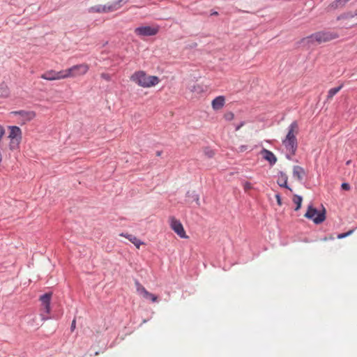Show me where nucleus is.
Listing matches in <instances>:
<instances>
[{"mask_svg": "<svg viewBox=\"0 0 357 357\" xmlns=\"http://www.w3.org/2000/svg\"><path fill=\"white\" fill-rule=\"evenodd\" d=\"M298 132V125L296 121H293L288 127V132L282 142L284 146L287 153L286 158L291 160L292 156L295 155L298 149V140L296 135Z\"/></svg>", "mask_w": 357, "mask_h": 357, "instance_id": "nucleus-1", "label": "nucleus"}, {"mask_svg": "<svg viewBox=\"0 0 357 357\" xmlns=\"http://www.w3.org/2000/svg\"><path fill=\"white\" fill-rule=\"evenodd\" d=\"M130 80L144 88L154 86L160 82V79L158 76L147 75L146 73L142 70L137 71L132 75Z\"/></svg>", "mask_w": 357, "mask_h": 357, "instance_id": "nucleus-2", "label": "nucleus"}, {"mask_svg": "<svg viewBox=\"0 0 357 357\" xmlns=\"http://www.w3.org/2000/svg\"><path fill=\"white\" fill-rule=\"evenodd\" d=\"M10 133L8 138L10 139L9 149L11 151H15L19 149L20 142L22 141V130L17 126H8Z\"/></svg>", "mask_w": 357, "mask_h": 357, "instance_id": "nucleus-3", "label": "nucleus"}, {"mask_svg": "<svg viewBox=\"0 0 357 357\" xmlns=\"http://www.w3.org/2000/svg\"><path fill=\"white\" fill-rule=\"evenodd\" d=\"M123 0H116V1L107 5H96L88 9L89 13H107L114 12L122 7Z\"/></svg>", "mask_w": 357, "mask_h": 357, "instance_id": "nucleus-4", "label": "nucleus"}, {"mask_svg": "<svg viewBox=\"0 0 357 357\" xmlns=\"http://www.w3.org/2000/svg\"><path fill=\"white\" fill-rule=\"evenodd\" d=\"M304 217L312 220L314 224L319 225L326 220V210L323 208L322 211H319L317 208L313 207L312 205H310L307 207Z\"/></svg>", "mask_w": 357, "mask_h": 357, "instance_id": "nucleus-5", "label": "nucleus"}, {"mask_svg": "<svg viewBox=\"0 0 357 357\" xmlns=\"http://www.w3.org/2000/svg\"><path fill=\"white\" fill-rule=\"evenodd\" d=\"M52 294L51 292H47L39 298L40 301V316L43 320L49 319L48 314L50 312V301Z\"/></svg>", "mask_w": 357, "mask_h": 357, "instance_id": "nucleus-6", "label": "nucleus"}, {"mask_svg": "<svg viewBox=\"0 0 357 357\" xmlns=\"http://www.w3.org/2000/svg\"><path fill=\"white\" fill-rule=\"evenodd\" d=\"M315 40L317 44L327 43L339 38V34L333 31L324 30L314 33Z\"/></svg>", "mask_w": 357, "mask_h": 357, "instance_id": "nucleus-7", "label": "nucleus"}, {"mask_svg": "<svg viewBox=\"0 0 357 357\" xmlns=\"http://www.w3.org/2000/svg\"><path fill=\"white\" fill-rule=\"evenodd\" d=\"M159 31L158 27L151 26H142L135 28V33L140 37L153 36L156 35Z\"/></svg>", "mask_w": 357, "mask_h": 357, "instance_id": "nucleus-8", "label": "nucleus"}, {"mask_svg": "<svg viewBox=\"0 0 357 357\" xmlns=\"http://www.w3.org/2000/svg\"><path fill=\"white\" fill-rule=\"evenodd\" d=\"M89 70V66L85 63L77 64L68 68L69 77L85 75Z\"/></svg>", "mask_w": 357, "mask_h": 357, "instance_id": "nucleus-9", "label": "nucleus"}, {"mask_svg": "<svg viewBox=\"0 0 357 357\" xmlns=\"http://www.w3.org/2000/svg\"><path fill=\"white\" fill-rule=\"evenodd\" d=\"M171 223L170 226L172 229L181 238H186L188 236H186L185 231L184 230V228L183 227V225L180 222V220L176 219L174 217H172L170 218Z\"/></svg>", "mask_w": 357, "mask_h": 357, "instance_id": "nucleus-10", "label": "nucleus"}, {"mask_svg": "<svg viewBox=\"0 0 357 357\" xmlns=\"http://www.w3.org/2000/svg\"><path fill=\"white\" fill-rule=\"evenodd\" d=\"M288 176L282 171H280L278 175L277 183L279 186L292 191V189L287 184Z\"/></svg>", "mask_w": 357, "mask_h": 357, "instance_id": "nucleus-11", "label": "nucleus"}, {"mask_svg": "<svg viewBox=\"0 0 357 357\" xmlns=\"http://www.w3.org/2000/svg\"><path fill=\"white\" fill-rule=\"evenodd\" d=\"M298 43L307 48H310L311 46L315 45L317 42L315 40L314 33L307 37L303 38Z\"/></svg>", "mask_w": 357, "mask_h": 357, "instance_id": "nucleus-12", "label": "nucleus"}, {"mask_svg": "<svg viewBox=\"0 0 357 357\" xmlns=\"http://www.w3.org/2000/svg\"><path fill=\"white\" fill-rule=\"evenodd\" d=\"M261 153L263 158L269 162L270 165L273 166L276 163L277 158L272 151L263 149Z\"/></svg>", "mask_w": 357, "mask_h": 357, "instance_id": "nucleus-13", "label": "nucleus"}, {"mask_svg": "<svg viewBox=\"0 0 357 357\" xmlns=\"http://www.w3.org/2000/svg\"><path fill=\"white\" fill-rule=\"evenodd\" d=\"M225 103V98L223 96H219L212 100L211 105L214 110H219L223 107Z\"/></svg>", "mask_w": 357, "mask_h": 357, "instance_id": "nucleus-14", "label": "nucleus"}, {"mask_svg": "<svg viewBox=\"0 0 357 357\" xmlns=\"http://www.w3.org/2000/svg\"><path fill=\"white\" fill-rule=\"evenodd\" d=\"M306 175L305 169L298 165H295L293 167V176L296 178L298 181H302L303 177Z\"/></svg>", "mask_w": 357, "mask_h": 357, "instance_id": "nucleus-15", "label": "nucleus"}, {"mask_svg": "<svg viewBox=\"0 0 357 357\" xmlns=\"http://www.w3.org/2000/svg\"><path fill=\"white\" fill-rule=\"evenodd\" d=\"M15 115H19L26 121H31L36 116V113L33 111L19 110L13 112Z\"/></svg>", "mask_w": 357, "mask_h": 357, "instance_id": "nucleus-16", "label": "nucleus"}, {"mask_svg": "<svg viewBox=\"0 0 357 357\" xmlns=\"http://www.w3.org/2000/svg\"><path fill=\"white\" fill-rule=\"evenodd\" d=\"M120 236H124L125 238H126L131 243H132L136 246L137 248H139L140 245L144 244V243L142 241H141L139 238H137L134 235L129 234H127V233L126 234L121 233L120 234Z\"/></svg>", "mask_w": 357, "mask_h": 357, "instance_id": "nucleus-17", "label": "nucleus"}, {"mask_svg": "<svg viewBox=\"0 0 357 357\" xmlns=\"http://www.w3.org/2000/svg\"><path fill=\"white\" fill-rule=\"evenodd\" d=\"M56 71L53 70L47 71L41 75V78L46 80H55L56 79Z\"/></svg>", "mask_w": 357, "mask_h": 357, "instance_id": "nucleus-18", "label": "nucleus"}, {"mask_svg": "<svg viewBox=\"0 0 357 357\" xmlns=\"http://www.w3.org/2000/svg\"><path fill=\"white\" fill-rule=\"evenodd\" d=\"M342 86L343 85L341 84L337 87L331 89L328 92L327 100L331 99L335 94H337L340 91Z\"/></svg>", "mask_w": 357, "mask_h": 357, "instance_id": "nucleus-19", "label": "nucleus"}, {"mask_svg": "<svg viewBox=\"0 0 357 357\" xmlns=\"http://www.w3.org/2000/svg\"><path fill=\"white\" fill-rule=\"evenodd\" d=\"M303 197L298 195H294L293 197V202L296 204V206L295 211H298L302 205Z\"/></svg>", "mask_w": 357, "mask_h": 357, "instance_id": "nucleus-20", "label": "nucleus"}, {"mask_svg": "<svg viewBox=\"0 0 357 357\" xmlns=\"http://www.w3.org/2000/svg\"><path fill=\"white\" fill-rule=\"evenodd\" d=\"M186 197L191 198L192 202H195L197 204L199 205V195L195 191H192V192L188 191L186 193Z\"/></svg>", "mask_w": 357, "mask_h": 357, "instance_id": "nucleus-21", "label": "nucleus"}, {"mask_svg": "<svg viewBox=\"0 0 357 357\" xmlns=\"http://www.w3.org/2000/svg\"><path fill=\"white\" fill-rule=\"evenodd\" d=\"M56 79L69 77V73L68 72V69L63 70H60V71H56Z\"/></svg>", "mask_w": 357, "mask_h": 357, "instance_id": "nucleus-22", "label": "nucleus"}, {"mask_svg": "<svg viewBox=\"0 0 357 357\" xmlns=\"http://www.w3.org/2000/svg\"><path fill=\"white\" fill-rule=\"evenodd\" d=\"M9 94L7 86L2 83L0 84V97H7Z\"/></svg>", "mask_w": 357, "mask_h": 357, "instance_id": "nucleus-23", "label": "nucleus"}, {"mask_svg": "<svg viewBox=\"0 0 357 357\" xmlns=\"http://www.w3.org/2000/svg\"><path fill=\"white\" fill-rule=\"evenodd\" d=\"M190 90L192 92H197V93H200L203 92V91H204L202 86L199 84H195V85L192 86L190 88Z\"/></svg>", "mask_w": 357, "mask_h": 357, "instance_id": "nucleus-24", "label": "nucleus"}, {"mask_svg": "<svg viewBox=\"0 0 357 357\" xmlns=\"http://www.w3.org/2000/svg\"><path fill=\"white\" fill-rule=\"evenodd\" d=\"M204 152L205 155L207 156L208 158H213L215 155L214 151L209 147H206L204 150Z\"/></svg>", "mask_w": 357, "mask_h": 357, "instance_id": "nucleus-25", "label": "nucleus"}, {"mask_svg": "<svg viewBox=\"0 0 357 357\" xmlns=\"http://www.w3.org/2000/svg\"><path fill=\"white\" fill-rule=\"evenodd\" d=\"M353 232H354V229H351V230L348 231L347 232L339 234L337 235V238L339 239L344 238L347 237L349 235H351Z\"/></svg>", "mask_w": 357, "mask_h": 357, "instance_id": "nucleus-26", "label": "nucleus"}, {"mask_svg": "<svg viewBox=\"0 0 357 357\" xmlns=\"http://www.w3.org/2000/svg\"><path fill=\"white\" fill-rule=\"evenodd\" d=\"M224 118L225 119L226 121H231L232 119H234V114L231 112H228L225 114Z\"/></svg>", "mask_w": 357, "mask_h": 357, "instance_id": "nucleus-27", "label": "nucleus"}, {"mask_svg": "<svg viewBox=\"0 0 357 357\" xmlns=\"http://www.w3.org/2000/svg\"><path fill=\"white\" fill-rule=\"evenodd\" d=\"M100 77L102 79L106 80V81H110L111 80V76L108 73H102L101 75H100Z\"/></svg>", "mask_w": 357, "mask_h": 357, "instance_id": "nucleus-28", "label": "nucleus"}, {"mask_svg": "<svg viewBox=\"0 0 357 357\" xmlns=\"http://www.w3.org/2000/svg\"><path fill=\"white\" fill-rule=\"evenodd\" d=\"M341 188L344 190H349L351 188L350 185L348 183H342Z\"/></svg>", "mask_w": 357, "mask_h": 357, "instance_id": "nucleus-29", "label": "nucleus"}, {"mask_svg": "<svg viewBox=\"0 0 357 357\" xmlns=\"http://www.w3.org/2000/svg\"><path fill=\"white\" fill-rule=\"evenodd\" d=\"M243 188L245 190H248L252 188V184L248 181H245L243 183Z\"/></svg>", "mask_w": 357, "mask_h": 357, "instance_id": "nucleus-30", "label": "nucleus"}, {"mask_svg": "<svg viewBox=\"0 0 357 357\" xmlns=\"http://www.w3.org/2000/svg\"><path fill=\"white\" fill-rule=\"evenodd\" d=\"M275 198H276L278 204L281 206L282 205V199H281L280 195V194L275 195Z\"/></svg>", "mask_w": 357, "mask_h": 357, "instance_id": "nucleus-31", "label": "nucleus"}, {"mask_svg": "<svg viewBox=\"0 0 357 357\" xmlns=\"http://www.w3.org/2000/svg\"><path fill=\"white\" fill-rule=\"evenodd\" d=\"M137 290H146L145 288L142 286L138 282L136 281Z\"/></svg>", "mask_w": 357, "mask_h": 357, "instance_id": "nucleus-32", "label": "nucleus"}, {"mask_svg": "<svg viewBox=\"0 0 357 357\" xmlns=\"http://www.w3.org/2000/svg\"><path fill=\"white\" fill-rule=\"evenodd\" d=\"M245 124L244 121H241L238 125H236L235 127V130L237 131L242 126H243Z\"/></svg>", "mask_w": 357, "mask_h": 357, "instance_id": "nucleus-33", "label": "nucleus"}, {"mask_svg": "<svg viewBox=\"0 0 357 357\" xmlns=\"http://www.w3.org/2000/svg\"><path fill=\"white\" fill-rule=\"evenodd\" d=\"M247 149H248V146H246V145H241V146L239 147V151H240L241 152H243V151H246V150H247Z\"/></svg>", "mask_w": 357, "mask_h": 357, "instance_id": "nucleus-34", "label": "nucleus"}, {"mask_svg": "<svg viewBox=\"0 0 357 357\" xmlns=\"http://www.w3.org/2000/svg\"><path fill=\"white\" fill-rule=\"evenodd\" d=\"M328 239L333 240L334 238L333 236H331L330 238L324 237V238H322V241H327Z\"/></svg>", "mask_w": 357, "mask_h": 357, "instance_id": "nucleus-35", "label": "nucleus"}, {"mask_svg": "<svg viewBox=\"0 0 357 357\" xmlns=\"http://www.w3.org/2000/svg\"><path fill=\"white\" fill-rule=\"evenodd\" d=\"M161 154H162V151H158L156 152V155H157V156H160V155H161Z\"/></svg>", "mask_w": 357, "mask_h": 357, "instance_id": "nucleus-36", "label": "nucleus"}, {"mask_svg": "<svg viewBox=\"0 0 357 357\" xmlns=\"http://www.w3.org/2000/svg\"><path fill=\"white\" fill-rule=\"evenodd\" d=\"M237 11L239 12V13H249L248 11L243 10H241V9H238Z\"/></svg>", "mask_w": 357, "mask_h": 357, "instance_id": "nucleus-37", "label": "nucleus"}, {"mask_svg": "<svg viewBox=\"0 0 357 357\" xmlns=\"http://www.w3.org/2000/svg\"><path fill=\"white\" fill-rule=\"evenodd\" d=\"M351 17L357 16V10H355L354 14H351Z\"/></svg>", "mask_w": 357, "mask_h": 357, "instance_id": "nucleus-38", "label": "nucleus"}, {"mask_svg": "<svg viewBox=\"0 0 357 357\" xmlns=\"http://www.w3.org/2000/svg\"><path fill=\"white\" fill-rule=\"evenodd\" d=\"M211 15H218V13L217 11H214L211 13Z\"/></svg>", "mask_w": 357, "mask_h": 357, "instance_id": "nucleus-39", "label": "nucleus"}, {"mask_svg": "<svg viewBox=\"0 0 357 357\" xmlns=\"http://www.w3.org/2000/svg\"><path fill=\"white\" fill-rule=\"evenodd\" d=\"M128 1H129V0H125V1H123V2L121 3H122V6H123V4H125V3H126Z\"/></svg>", "mask_w": 357, "mask_h": 357, "instance_id": "nucleus-40", "label": "nucleus"}, {"mask_svg": "<svg viewBox=\"0 0 357 357\" xmlns=\"http://www.w3.org/2000/svg\"><path fill=\"white\" fill-rule=\"evenodd\" d=\"M350 162H351V161H350V160L347 161V165L350 164Z\"/></svg>", "mask_w": 357, "mask_h": 357, "instance_id": "nucleus-41", "label": "nucleus"}]
</instances>
